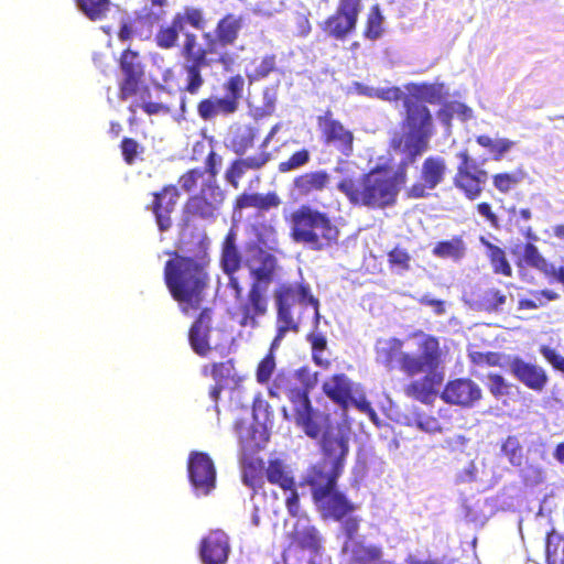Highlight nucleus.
I'll return each mask as SVG.
<instances>
[{
  "instance_id": "obj_29",
  "label": "nucleus",
  "mask_w": 564,
  "mask_h": 564,
  "mask_svg": "<svg viewBox=\"0 0 564 564\" xmlns=\"http://www.w3.org/2000/svg\"><path fill=\"white\" fill-rule=\"evenodd\" d=\"M522 260L528 265L543 273L550 281L557 282L564 286V258L561 264L555 267L541 254L535 245L528 242L523 247Z\"/></svg>"
},
{
  "instance_id": "obj_27",
  "label": "nucleus",
  "mask_w": 564,
  "mask_h": 564,
  "mask_svg": "<svg viewBox=\"0 0 564 564\" xmlns=\"http://www.w3.org/2000/svg\"><path fill=\"white\" fill-rule=\"evenodd\" d=\"M169 0H143V7L134 13V26L145 39L152 35L153 28L166 17Z\"/></svg>"
},
{
  "instance_id": "obj_24",
  "label": "nucleus",
  "mask_w": 564,
  "mask_h": 564,
  "mask_svg": "<svg viewBox=\"0 0 564 564\" xmlns=\"http://www.w3.org/2000/svg\"><path fill=\"white\" fill-rule=\"evenodd\" d=\"M151 210L154 215L158 229L161 232L169 231L173 226L172 214L180 199V192L175 185H165L160 191L152 193Z\"/></svg>"
},
{
  "instance_id": "obj_62",
  "label": "nucleus",
  "mask_w": 564,
  "mask_h": 564,
  "mask_svg": "<svg viewBox=\"0 0 564 564\" xmlns=\"http://www.w3.org/2000/svg\"><path fill=\"white\" fill-rule=\"evenodd\" d=\"M488 389L490 393L496 398L499 399L502 395L508 394L509 386L506 382L505 378L499 373H489L488 375Z\"/></svg>"
},
{
  "instance_id": "obj_4",
  "label": "nucleus",
  "mask_w": 564,
  "mask_h": 564,
  "mask_svg": "<svg viewBox=\"0 0 564 564\" xmlns=\"http://www.w3.org/2000/svg\"><path fill=\"white\" fill-rule=\"evenodd\" d=\"M286 221L291 239L313 251H323L338 243L340 229L336 217L308 204L293 210Z\"/></svg>"
},
{
  "instance_id": "obj_13",
  "label": "nucleus",
  "mask_w": 564,
  "mask_h": 564,
  "mask_svg": "<svg viewBox=\"0 0 564 564\" xmlns=\"http://www.w3.org/2000/svg\"><path fill=\"white\" fill-rule=\"evenodd\" d=\"M457 158L459 163L453 176V185L466 199L476 200L484 193L489 174L473 161L467 150L458 152Z\"/></svg>"
},
{
  "instance_id": "obj_36",
  "label": "nucleus",
  "mask_w": 564,
  "mask_h": 564,
  "mask_svg": "<svg viewBox=\"0 0 564 564\" xmlns=\"http://www.w3.org/2000/svg\"><path fill=\"white\" fill-rule=\"evenodd\" d=\"M386 18L379 3L370 6L362 28V36L371 42L381 39L386 33Z\"/></svg>"
},
{
  "instance_id": "obj_32",
  "label": "nucleus",
  "mask_w": 564,
  "mask_h": 564,
  "mask_svg": "<svg viewBox=\"0 0 564 564\" xmlns=\"http://www.w3.org/2000/svg\"><path fill=\"white\" fill-rule=\"evenodd\" d=\"M408 94L420 105H440L448 97V90L444 83H411L406 85Z\"/></svg>"
},
{
  "instance_id": "obj_34",
  "label": "nucleus",
  "mask_w": 564,
  "mask_h": 564,
  "mask_svg": "<svg viewBox=\"0 0 564 564\" xmlns=\"http://www.w3.org/2000/svg\"><path fill=\"white\" fill-rule=\"evenodd\" d=\"M242 263V257L237 246V232L229 229L226 234L220 250V267L225 274H236Z\"/></svg>"
},
{
  "instance_id": "obj_30",
  "label": "nucleus",
  "mask_w": 564,
  "mask_h": 564,
  "mask_svg": "<svg viewBox=\"0 0 564 564\" xmlns=\"http://www.w3.org/2000/svg\"><path fill=\"white\" fill-rule=\"evenodd\" d=\"M330 183L326 170L308 171L294 177L292 189L297 197L308 198L325 191Z\"/></svg>"
},
{
  "instance_id": "obj_50",
  "label": "nucleus",
  "mask_w": 564,
  "mask_h": 564,
  "mask_svg": "<svg viewBox=\"0 0 564 564\" xmlns=\"http://www.w3.org/2000/svg\"><path fill=\"white\" fill-rule=\"evenodd\" d=\"M501 453L508 458L512 466L520 467L523 464V448L519 438L509 435L501 444Z\"/></svg>"
},
{
  "instance_id": "obj_46",
  "label": "nucleus",
  "mask_w": 564,
  "mask_h": 564,
  "mask_svg": "<svg viewBox=\"0 0 564 564\" xmlns=\"http://www.w3.org/2000/svg\"><path fill=\"white\" fill-rule=\"evenodd\" d=\"M265 468L261 459L249 462L243 468V482L254 491L264 485Z\"/></svg>"
},
{
  "instance_id": "obj_53",
  "label": "nucleus",
  "mask_w": 564,
  "mask_h": 564,
  "mask_svg": "<svg viewBox=\"0 0 564 564\" xmlns=\"http://www.w3.org/2000/svg\"><path fill=\"white\" fill-rule=\"evenodd\" d=\"M311 160V153L307 149H301L294 152L288 160L279 163L278 170L286 173L306 165Z\"/></svg>"
},
{
  "instance_id": "obj_42",
  "label": "nucleus",
  "mask_w": 564,
  "mask_h": 564,
  "mask_svg": "<svg viewBox=\"0 0 564 564\" xmlns=\"http://www.w3.org/2000/svg\"><path fill=\"white\" fill-rule=\"evenodd\" d=\"M183 32L181 21L173 15L172 21L167 25H162L155 36L154 42L162 50H171L176 46L180 33Z\"/></svg>"
},
{
  "instance_id": "obj_11",
  "label": "nucleus",
  "mask_w": 564,
  "mask_h": 564,
  "mask_svg": "<svg viewBox=\"0 0 564 564\" xmlns=\"http://www.w3.org/2000/svg\"><path fill=\"white\" fill-rule=\"evenodd\" d=\"M119 67L122 79L119 83V99L128 100L135 96L151 97L150 87L144 84L145 65L137 51L126 48L120 54Z\"/></svg>"
},
{
  "instance_id": "obj_56",
  "label": "nucleus",
  "mask_w": 564,
  "mask_h": 564,
  "mask_svg": "<svg viewBox=\"0 0 564 564\" xmlns=\"http://www.w3.org/2000/svg\"><path fill=\"white\" fill-rule=\"evenodd\" d=\"M387 256L390 268H398L401 271L410 270L411 256L405 249L397 246L391 249Z\"/></svg>"
},
{
  "instance_id": "obj_18",
  "label": "nucleus",
  "mask_w": 564,
  "mask_h": 564,
  "mask_svg": "<svg viewBox=\"0 0 564 564\" xmlns=\"http://www.w3.org/2000/svg\"><path fill=\"white\" fill-rule=\"evenodd\" d=\"M268 307V293L248 289L246 296L237 301L231 316L241 327L257 328L259 318L267 315Z\"/></svg>"
},
{
  "instance_id": "obj_48",
  "label": "nucleus",
  "mask_w": 564,
  "mask_h": 564,
  "mask_svg": "<svg viewBox=\"0 0 564 564\" xmlns=\"http://www.w3.org/2000/svg\"><path fill=\"white\" fill-rule=\"evenodd\" d=\"M258 135L254 127L247 126L241 132L234 135L231 140L232 151L238 155H243L248 150L253 148Z\"/></svg>"
},
{
  "instance_id": "obj_64",
  "label": "nucleus",
  "mask_w": 564,
  "mask_h": 564,
  "mask_svg": "<svg viewBox=\"0 0 564 564\" xmlns=\"http://www.w3.org/2000/svg\"><path fill=\"white\" fill-rule=\"evenodd\" d=\"M405 96L400 87H384V88H376L375 98L383 100V101H399Z\"/></svg>"
},
{
  "instance_id": "obj_7",
  "label": "nucleus",
  "mask_w": 564,
  "mask_h": 564,
  "mask_svg": "<svg viewBox=\"0 0 564 564\" xmlns=\"http://www.w3.org/2000/svg\"><path fill=\"white\" fill-rule=\"evenodd\" d=\"M273 299L276 308V333L272 340V348L280 346L282 339L289 333L300 332V318L293 314V306L299 304H310L314 308L315 327L318 326L319 301L312 292L311 286L304 282H283L275 286Z\"/></svg>"
},
{
  "instance_id": "obj_1",
  "label": "nucleus",
  "mask_w": 564,
  "mask_h": 564,
  "mask_svg": "<svg viewBox=\"0 0 564 564\" xmlns=\"http://www.w3.org/2000/svg\"><path fill=\"white\" fill-rule=\"evenodd\" d=\"M225 197L215 182L205 183L198 193L191 195L183 206L175 250L165 252L170 258L163 268L164 283L184 313L200 307L210 282L208 240L186 230L196 221H215Z\"/></svg>"
},
{
  "instance_id": "obj_51",
  "label": "nucleus",
  "mask_w": 564,
  "mask_h": 564,
  "mask_svg": "<svg viewBox=\"0 0 564 564\" xmlns=\"http://www.w3.org/2000/svg\"><path fill=\"white\" fill-rule=\"evenodd\" d=\"M174 17L176 20L181 21L183 29L186 23L196 30H203L206 24L203 11L194 7H185L183 12H177Z\"/></svg>"
},
{
  "instance_id": "obj_61",
  "label": "nucleus",
  "mask_w": 564,
  "mask_h": 564,
  "mask_svg": "<svg viewBox=\"0 0 564 564\" xmlns=\"http://www.w3.org/2000/svg\"><path fill=\"white\" fill-rule=\"evenodd\" d=\"M539 351L555 370L564 375V356L547 345L540 346Z\"/></svg>"
},
{
  "instance_id": "obj_6",
  "label": "nucleus",
  "mask_w": 564,
  "mask_h": 564,
  "mask_svg": "<svg viewBox=\"0 0 564 564\" xmlns=\"http://www.w3.org/2000/svg\"><path fill=\"white\" fill-rule=\"evenodd\" d=\"M344 469L325 462L310 466L300 481V486L311 489L313 502L326 516L339 521L355 510V506L337 489V481Z\"/></svg>"
},
{
  "instance_id": "obj_8",
  "label": "nucleus",
  "mask_w": 564,
  "mask_h": 564,
  "mask_svg": "<svg viewBox=\"0 0 564 564\" xmlns=\"http://www.w3.org/2000/svg\"><path fill=\"white\" fill-rule=\"evenodd\" d=\"M203 39L204 46L198 43L196 34L191 32L184 34L181 56L184 58L182 70L185 74V78L184 86L180 89L181 93L197 95L200 91L205 85L202 70L209 67L213 63L208 55L219 53L218 47L212 41V32H205Z\"/></svg>"
},
{
  "instance_id": "obj_52",
  "label": "nucleus",
  "mask_w": 564,
  "mask_h": 564,
  "mask_svg": "<svg viewBox=\"0 0 564 564\" xmlns=\"http://www.w3.org/2000/svg\"><path fill=\"white\" fill-rule=\"evenodd\" d=\"M275 348L270 347V351L259 361L256 370V378L258 383L268 384L274 370H275V358L273 350Z\"/></svg>"
},
{
  "instance_id": "obj_28",
  "label": "nucleus",
  "mask_w": 564,
  "mask_h": 564,
  "mask_svg": "<svg viewBox=\"0 0 564 564\" xmlns=\"http://www.w3.org/2000/svg\"><path fill=\"white\" fill-rule=\"evenodd\" d=\"M213 311L209 307L203 308L188 330V341L191 348L200 357H206L212 346L209 335L212 332Z\"/></svg>"
},
{
  "instance_id": "obj_47",
  "label": "nucleus",
  "mask_w": 564,
  "mask_h": 564,
  "mask_svg": "<svg viewBox=\"0 0 564 564\" xmlns=\"http://www.w3.org/2000/svg\"><path fill=\"white\" fill-rule=\"evenodd\" d=\"M507 296L498 289L491 288L482 292L478 300V307L485 312H497L506 304Z\"/></svg>"
},
{
  "instance_id": "obj_12",
  "label": "nucleus",
  "mask_w": 564,
  "mask_h": 564,
  "mask_svg": "<svg viewBox=\"0 0 564 564\" xmlns=\"http://www.w3.org/2000/svg\"><path fill=\"white\" fill-rule=\"evenodd\" d=\"M362 0H338L336 10L322 23L324 34L335 41L344 42L356 32Z\"/></svg>"
},
{
  "instance_id": "obj_10",
  "label": "nucleus",
  "mask_w": 564,
  "mask_h": 564,
  "mask_svg": "<svg viewBox=\"0 0 564 564\" xmlns=\"http://www.w3.org/2000/svg\"><path fill=\"white\" fill-rule=\"evenodd\" d=\"M322 391L341 410L343 417L345 419L347 411L351 406L371 417L377 415L370 401H368L364 393L356 397V384L345 373H334L328 377L322 384Z\"/></svg>"
},
{
  "instance_id": "obj_17",
  "label": "nucleus",
  "mask_w": 564,
  "mask_h": 564,
  "mask_svg": "<svg viewBox=\"0 0 564 564\" xmlns=\"http://www.w3.org/2000/svg\"><path fill=\"white\" fill-rule=\"evenodd\" d=\"M350 423L344 417L336 430L327 429L322 435L321 448L323 460L330 466L344 469L346 457L349 453Z\"/></svg>"
},
{
  "instance_id": "obj_49",
  "label": "nucleus",
  "mask_w": 564,
  "mask_h": 564,
  "mask_svg": "<svg viewBox=\"0 0 564 564\" xmlns=\"http://www.w3.org/2000/svg\"><path fill=\"white\" fill-rule=\"evenodd\" d=\"M534 299H521L518 302L519 310H536L546 304V302L556 301L560 295L553 290L544 289L531 291Z\"/></svg>"
},
{
  "instance_id": "obj_9",
  "label": "nucleus",
  "mask_w": 564,
  "mask_h": 564,
  "mask_svg": "<svg viewBox=\"0 0 564 564\" xmlns=\"http://www.w3.org/2000/svg\"><path fill=\"white\" fill-rule=\"evenodd\" d=\"M224 96L209 95L196 105L197 116L203 121H213L217 117H229L239 110L245 91V78L240 74L228 77L221 85Z\"/></svg>"
},
{
  "instance_id": "obj_37",
  "label": "nucleus",
  "mask_w": 564,
  "mask_h": 564,
  "mask_svg": "<svg viewBox=\"0 0 564 564\" xmlns=\"http://www.w3.org/2000/svg\"><path fill=\"white\" fill-rule=\"evenodd\" d=\"M466 253L467 247L463 236H454L448 240L437 241L432 249L434 257L452 259L453 261H460Z\"/></svg>"
},
{
  "instance_id": "obj_31",
  "label": "nucleus",
  "mask_w": 564,
  "mask_h": 564,
  "mask_svg": "<svg viewBox=\"0 0 564 564\" xmlns=\"http://www.w3.org/2000/svg\"><path fill=\"white\" fill-rule=\"evenodd\" d=\"M242 26L243 18L241 15L227 13L218 20L212 33V41H214L218 50L231 46L237 42Z\"/></svg>"
},
{
  "instance_id": "obj_16",
  "label": "nucleus",
  "mask_w": 564,
  "mask_h": 564,
  "mask_svg": "<svg viewBox=\"0 0 564 564\" xmlns=\"http://www.w3.org/2000/svg\"><path fill=\"white\" fill-rule=\"evenodd\" d=\"M249 251L251 253L245 262L251 278L249 289L268 293L271 283L274 281L278 260L273 254L257 246Z\"/></svg>"
},
{
  "instance_id": "obj_3",
  "label": "nucleus",
  "mask_w": 564,
  "mask_h": 564,
  "mask_svg": "<svg viewBox=\"0 0 564 564\" xmlns=\"http://www.w3.org/2000/svg\"><path fill=\"white\" fill-rule=\"evenodd\" d=\"M402 106L400 130L392 133L389 149L400 156L404 166L413 165L429 150L435 126L426 105H420L411 96H404Z\"/></svg>"
},
{
  "instance_id": "obj_44",
  "label": "nucleus",
  "mask_w": 564,
  "mask_h": 564,
  "mask_svg": "<svg viewBox=\"0 0 564 564\" xmlns=\"http://www.w3.org/2000/svg\"><path fill=\"white\" fill-rule=\"evenodd\" d=\"M546 564H564V536L551 530L545 538Z\"/></svg>"
},
{
  "instance_id": "obj_20",
  "label": "nucleus",
  "mask_w": 564,
  "mask_h": 564,
  "mask_svg": "<svg viewBox=\"0 0 564 564\" xmlns=\"http://www.w3.org/2000/svg\"><path fill=\"white\" fill-rule=\"evenodd\" d=\"M304 375H307L305 368L299 369L295 376L284 371L278 372L268 388L269 395L279 399L284 394L293 405H296L299 401L306 399V395L310 394L313 388V382L310 380H303L301 384L295 382L296 379H301Z\"/></svg>"
},
{
  "instance_id": "obj_26",
  "label": "nucleus",
  "mask_w": 564,
  "mask_h": 564,
  "mask_svg": "<svg viewBox=\"0 0 564 564\" xmlns=\"http://www.w3.org/2000/svg\"><path fill=\"white\" fill-rule=\"evenodd\" d=\"M509 368L512 376L532 391L542 392L549 382L547 372L543 367L520 357L512 358Z\"/></svg>"
},
{
  "instance_id": "obj_23",
  "label": "nucleus",
  "mask_w": 564,
  "mask_h": 564,
  "mask_svg": "<svg viewBox=\"0 0 564 564\" xmlns=\"http://www.w3.org/2000/svg\"><path fill=\"white\" fill-rule=\"evenodd\" d=\"M187 469L189 481L198 494L208 495L215 488L216 468L206 453H191Z\"/></svg>"
},
{
  "instance_id": "obj_60",
  "label": "nucleus",
  "mask_w": 564,
  "mask_h": 564,
  "mask_svg": "<svg viewBox=\"0 0 564 564\" xmlns=\"http://www.w3.org/2000/svg\"><path fill=\"white\" fill-rule=\"evenodd\" d=\"M234 370L235 366L232 360L214 362L210 366V376L216 382L220 383L231 378L234 375Z\"/></svg>"
},
{
  "instance_id": "obj_22",
  "label": "nucleus",
  "mask_w": 564,
  "mask_h": 564,
  "mask_svg": "<svg viewBox=\"0 0 564 564\" xmlns=\"http://www.w3.org/2000/svg\"><path fill=\"white\" fill-rule=\"evenodd\" d=\"M294 421L306 436L317 440L329 427V414L314 409L310 399H302L294 405Z\"/></svg>"
},
{
  "instance_id": "obj_45",
  "label": "nucleus",
  "mask_w": 564,
  "mask_h": 564,
  "mask_svg": "<svg viewBox=\"0 0 564 564\" xmlns=\"http://www.w3.org/2000/svg\"><path fill=\"white\" fill-rule=\"evenodd\" d=\"M78 9L90 21H101L107 18L110 12V0H75Z\"/></svg>"
},
{
  "instance_id": "obj_40",
  "label": "nucleus",
  "mask_w": 564,
  "mask_h": 564,
  "mask_svg": "<svg viewBox=\"0 0 564 564\" xmlns=\"http://www.w3.org/2000/svg\"><path fill=\"white\" fill-rule=\"evenodd\" d=\"M265 477L270 484L279 486L284 491L292 489L295 485L293 476L285 469L284 463L278 458L269 460Z\"/></svg>"
},
{
  "instance_id": "obj_39",
  "label": "nucleus",
  "mask_w": 564,
  "mask_h": 564,
  "mask_svg": "<svg viewBox=\"0 0 564 564\" xmlns=\"http://www.w3.org/2000/svg\"><path fill=\"white\" fill-rule=\"evenodd\" d=\"M527 173L522 169L514 171H502L491 175L494 188L501 195H508L525 177Z\"/></svg>"
},
{
  "instance_id": "obj_54",
  "label": "nucleus",
  "mask_w": 564,
  "mask_h": 564,
  "mask_svg": "<svg viewBox=\"0 0 564 564\" xmlns=\"http://www.w3.org/2000/svg\"><path fill=\"white\" fill-rule=\"evenodd\" d=\"M276 68V56L274 54L265 55L261 58L260 64L250 74L249 80H261L267 78Z\"/></svg>"
},
{
  "instance_id": "obj_59",
  "label": "nucleus",
  "mask_w": 564,
  "mask_h": 564,
  "mask_svg": "<svg viewBox=\"0 0 564 564\" xmlns=\"http://www.w3.org/2000/svg\"><path fill=\"white\" fill-rule=\"evenodd\" d=\"M443 107L437 111L438 119L446 124H449L454 115L469 112L470 109L460 102H443Z\"/></svg>"
},
{
  "instance_id": "obj_57",
  "label": "nucleus",
  "mask_w": 564,
  "mask_h": 564,
  "mask_svg": "<svg viewBox=\"0 0 564 564\" xmlns=\"http://www.w3.org/2000/svg\"><path fill=\"white\" fill-rule=\"evenodd\" d=\"M413 422L421 431L427 433H436L442 431L441 423L434 415H429L423 412H416L413 416Z\"/></svg>"
},
{
  "instance_id": "obj_5",
  "label": "nucleus",
  "mask_w": 564,
  "mask_h": 564,
  "mask_svg": "<svg viewBox=\"0 0 564 564\" xmlns=\"http://www.w3.org/2000/svg\"><path fill=\"white\" fill-rule=\"evenodd\" d=\"M421 338L419 348L420 356L403 351V340L391 337L379 340L376 345V360L388 370L399 369L408 377H414L424 372V366H433L442 356L438 339L423 330L417 329L410 335V338Z\"/></svg>"
},
{
  "instance_id": "obj_38",
  "label": "nucleus",
  "mask_w": 564,
  "mask_h": 564,
  "mask_svg": "<svg viewBox=\"0 0 564 564\" xmlns=\"http://www.w3.org/2000/svg\"><path fill=\"white\" fill-rule=\"evenodd\" d=\"M481 245L486 248V256L495 274L510 278L512 275V267L507 258L505 249L490 242L484 237L480 238Z\"/></svg>"
},
{
  "instance_id": "obj_19",
  "label": "nucleus",
  "mask_w": 564,
  "mask_h": 564,
  "mask_svg": "<svg viewBox=\"0 0 564 564\" xmlns=\"http://www.w3.org/2000/svg\"><path fill=\"white\" fill-rule=\"evenodd\" d=\"M441 357L433 366H424L426 373L404 386V394L423 404H432L438 395L440 388L444 381V372L437 370Z\"/></svg>"
},
{
  "instance_id": "obj_35",
  "label": "nucleus",
  "mask_w": 564,
  "mask_h": 564,
  "mask_svg": "<svg viewBox=\"0 0 564 564\" xmlns=\"http://www.w3.org/2000/svg\"><path fill=\"white\" fill-rule=\"evenodd\" d=\"M281 199L275 192L267 194L261 193H241L234 202V209L242 210L247 208H257L259 210H269L280 206Z\"/></svg>"
},
{
  "instance_id": "obj_25",
  "label": "nucleus",
  "mask_w": 564,
  "mask_h": 564,
  "mask_svg": "<svg viewBox=\"0 0 564 564\" xmlns=\"http://www.w3.org/2000/svg\"><path fill=\"white\" fill-rule=\"evenodd\" d=\"M229 552V538L220 529L209 531L199 544V556L203 564H226Z\"/></svg>"
},
{
  "instance_id": "obj_63",
  "label": "nucleus",
  "mask_w": 564,
  "mask_h": 564,
  "mask_svg": "<svg viewBox=\"0 0 564 564\" xmlns=\"http://www.w3.org/2000/svg\"><path fill=\"white\" fill-rule=\"evenodd\" d=\"M203 175L204 172L202 170L192 169L181 175L178 183L184 192L189 193L197 186V182Z\"/></svg>"
},
{
  "instance_id": "obj_21",
  "label": "nucleus",
  "mask_w": 564,
  "mask_h": 564,
  "mask_svg": "<svg viewBox=\"0 0 564 564\" xmlns=\"http://www.w3.org/2000/svg\"><path fill=\"white\" fill-rule=\"evenodd\" d=\"M440 397L449 405L470 409L481 400L482 390L469 378H456L446 382Z\"/></svg>"
},
{
  "instance_id": "obj_55",
  "label": "nucleus",
  "mask_w": 564,
  "mask_h": 564,
  "mask_svg": "<svg viewBox=\"0 0 564 564\" xmlns=\"http://www.w3.org/2000/svg\"><path fill=\"white\" fill-rule=\"evenodd\" d=\"M141 100V104H132L129 106V111L132 113L135 112V109L140 107L147 115L154 116V115H166L170 113L171 109L167 105L162 102H153L150 100V97H142L138 96Z\"/></svg>"
},
{
  "instance_id": "obj_33",
  "label": "nucleus",
  "mask_w": 564,
  "mask_h": 564,
  "mask_svg": "<svg viewBox=\"0 0 564 564\" xmlns=\"http://www.w3.org/2000/svg\"><path fill=\"white\" fill-rule=\"evenodd\" d=\"M271 159V154L268 151H260L256 155H251L245 159L234 160L225 173V180L234 187H239L241 177L248 170H260Z\"/></svg>"
},
{
  "instance_id": "obj_41",
  "label": "nucleus",
  "mask_w": 564,
  "mask_h": 564,
  "mask_svg": "<svg viewBox=\"0 0 564 564\" xmlns=\"http://www.w3.org/2000/svg\"><path fill=\"white\" fill-rule=\"evenodd\" d=\"M475 140L479 147L491 154L494 161H501L506 153L516 145V142L508 138L494 139L488 134H479Z\"/></svg>"
},
{
  "instance_id": "obj_58",
  "label": "nucleus",
  "mask_w": 564,
  "mask_h": 564,
  "mask_svg": "<svg viewBox=\"0 0 564 564\" xmlns=\"http://www.w3.org/2000/svg\"><path fill=\"white\" fill-rule=\"evenodd\" d=\"M123 161L131 165L135 162L137 156L143 151V148L132 138H123L120 143Z\"/></svg>"
},
{
  "instance_id": "obj_15",
  "label": "nucleus",
  "mask_w": 564,
  "mask_h": 564,
  "mask_svg": "<svg viewBox=\"0 0 564 564\" xmlns=\"http://www.w3.org/2000/svg\"><path fill=\"white\" fill-rule=\"evenodd\" d=\"M316 124L325 144L333 145L346 158L352 155L354 133L335 118L332 109L327 108L322 115L317 116Z\"/></svg>"
},
{
  "instance_id": "obj_2",
  "label": "nucleus",
  "mask_w": 564,
  "mask_h": 564,
  "mask_svg": "<svg viewBox=\"0 0 564 564\" xmlns=\"http://www.w3.org/2000/svg\"><path fill=\"white\" fill-rule=\"evenodd\" d=\"M400 160L393 175L382 167H375L359 177H341L336 187L352 206L384 209L397 203L400 186L408 182V169Z\"/></svg>"
},
{
  "instance_id": "obj_14",
  "label": "nucleus",
  "mask_w": 564,
  "mask_h": 564,
  "mask_svg": "<svg viewBox=\"0 0 564 564\" xmlns=\"http://www.w3.org/2000/svg\"><path fill=\"white\" fill-rule=\"evenodd\" d=\"M446 172L447 165L444 158L427 156L421 165L419 178L405 189V197L410 199L429 197L431 191L444 182Z\"/></svg>"
},
{
  "instance_id": "obj_43",
  "label": "nucleus",
  "mask_w": 564,
  "mask_h": 564,
  "mask_svg": "<svg viewBox=\"0 0 564 564\" xmlns=\"http://www.w3.org/2000/svg\"><path fill=\"white\" fill-rule=\"evenodd\" d=\"M292 542L297 547L314 553H317L322 547L319 533L314 527H305L302 530H295L292 534Z\"/></svg>"
}]
</instances>
